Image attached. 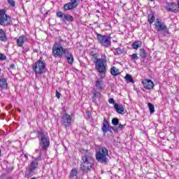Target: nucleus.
Instances as JSON below:
<instances>
[{"mask_svg": "<svg viewBox=\"0 0 179 179\" xmlns=\"http://www.w3.org/2000/svg\"><path fill=\"white\" fill-rule=\"evenodd\" d=\"M113 52H114L115 55H120V54H122L123 50L121 48H118L115 49Z\"/></svg>", "mask_w": 179, "mask_h": 179, "instance_id": "nucleus-28", "label": "nucleus"}, {"mask_svg": "<svg viewBox=\"0 0 179 179\" xmlns=\"http://www.w3.org/2000/svg\"><path fill=\"white\" fill-rule=\"evenodd\" d=\"M12 23V18L8 14H6V10H1V25L9 26Z\"/></svg>", "mask_w": 179, "mask_h": 179, "instance_id": "nucleus-8", "label": "nucleus"}, {"mask_svg": "<svg viewBox=\"0 0 179 179\" xmlns=\"http://www.w3.org/2000/svg\"><path fill=\"white\" fill-rule=\"evenodd\" d=\"M27 41V38L24 36H20L17 39V47H23V44H24V42Z\"/></svg>", "mask_w": 179, "mask_h": 179, "instance_id": "nucleus-16", "label": "nucleus"}, {"mask_svg": "<svg viewBox=\"0 0 179 179\" xmlns=\"http://www.w3.org/2000/svg\"><path fill=\"white\" fill-rule=\"evenodd\" d=\"M104 58H106V55H103Z\"/></svg>", "mask_w": 179, "mask_h": 179, "instance_id": "nucleus-46", "label": "nucleus"}, {"mask_svg": "<svg viewBox=\"0 0 179 179\" xmlns=\"http://www.w3.org/2000/svg\"><path fill=\"white\" fill-rule=\"evenodd\" d=\"M148 22L150 24H152L153 22H155V15H148Z\"/></svg>", "mask_w": 179, "mask_h": 179, "instance_id": "nucleus-30", "label": "nucleus"}, {"mask_svg": "<svg viewBox=\"0 0 179 179\" xmlns=\"http://www.w3.org/2000/svg\"><path fill=\"white\" fill-rule=\"evenodd\" d=\"M10 69H15V64H10Z\"/></svg>", "mask_w": 179, "mask_h": 179, "instance_id": "nucleus-41", "label": "nucleus"}, {"mask_svg": "<svg viewBox=\"0 0 179 179\" xmlns=\"http://www.w3.org/2000/svg\"><path fill=\"white\" fill-rule=\"evenodd\" d=\"M108 131H109V132L112 133L113 131L110 129H108Z\"/></svg>", "mask_w": 179, "mask_h": 179, "instance_id": "nucleus-42", "label": "nucleus"}, {"mask_svg": "<svg viewBox=\"0 0 179 179\" xmlns=\"http://www.w3.org/2000/svg\"><path fill=\"white\" fill-rule=\"evenodd\" d=\"M155 27L157 31H167V26L164 22H160L159 19L155 22Z\"/></svg>", "mask_w": 179, "mask_h": 179, "instance_id": "nucleus-11", "label": "nucleus"}, {"mask_svg": "<svg viewBox=\"0 0 179 179\" xmlns=\"http://www.w3.org/2000/svg\"><path fill=\"white\" fill-rule=\"evenodd\" d=\"M117 125H118L117 128H118L119 131H121V129H124V124H117Z\"/></svg>", "mask_w": 179, "mask_h": 179, "instance_id": "nucleus-39", "label": "nucleus"}, {"mask_svg": "<svg viewBox=\"0 0 179 179\" xmlns=\"http://www.w3.org/2000/svg\"><path fill=\"white\" fill-rule=\"evenodd\" d=\"M90 55L92 61L95 64V69L97 70V72H99V73H106L107 60L106 59L99 58V54L94 50H92Z\"/></svg>", "mask_w": 179, "mask_h": 179, "instance_id": "nucleus-1", "label": "nucleus"}, {"mask_svg": "<svg viewBox=\"0 0 179 179\" xmlns=\"http://www.w3.org/2000/svg\"><path fill=\"white\" fill-rule=\"evenodd\" d=\"M114 108L116 110L118 114H125V108L122 105H120L118 103H115Z\"/></svg>", "mask_w": 179, "mask_h": 179, "instance_id": "nucleus-14", "label": "nucleus"}, {"mask_svg": "<svg viewBox=\"0 0 179 179\" xmlns=\"http://www.w3.org/2000/svg\"><path fill=\"white\" fill-rule=\"evenodd\" d=\"M176 8H177V4L175 3H169L167 5V9L171 12H174V13H177V12H178V10Z\"/></svg>", "mask_w": 179, "mask_h": 179, "instance_id": "nucleus-17", "label": "nucleus"}, {"mask_svg": "<svg viewBox=\"0 0 179 179\" xmlns=\"http://www.w3.org/2000/svg\"><path fill=\"white\" fill-rule=\"evenodd\" d=\"M68 48H64L62 41L55 43L52 47V55L55 58H64L68 54Z\"/></svg>", "mask_w": 179, "mask_h": 179, "instance_id": "nucleus-4", "label": "nucleus"}, {"mask_svg": "<svg viewBox=\"0 0 179 179\" xmlns=\"http://www.w3.org/2000/svg\"><path fill=\"white\" fill-rule=\"evenodd\" d=\"M1 89H8V81L6 78L1 79Z\"/></svg>", "mask_w": 179, "mask_h": 179, "instance_id": "nucleus-23", "label": "nucleus"}, {"mask_svg": "<svg viewBox=\"0 0 179 179\" xmlns=\"http://www.w3.org/2000/svg\"><path fill=\"white\" fill-rule=\"evenodd\" d=\"M124 79L127 83H134L135 82L134 81L132 76H131L130 74H127L124 77Z\"/></svg>", "mask_w": 179, "mask_h": 179, "instance_id": "nucleus-24", "label": "nucleus"}, {"mask_svg": "<svg viewBox=\"0 0 179 179\" xmlns=\"http://www.w3.org/2000/svg\"><path fill=\"white\" fill-rule=\"evenodd\" d=\"M131 47L134 50H138L142 47V42L141 41H136L132 43Z\"/></svg>", "mask_w": 179, "mask_h": 179, "instance_id": "nucleus-19", "label": "nucleus"}, {"mask_svg": "<svg viewBox=\"0 0 179 179\" xmlns=\"http://www.w3.org/2000/svg\"><path fill=\"white\" fill-rule=\"evenodd\" d=\"M64 15H65V13H63L61 11L57 13V17H59V19H62V17H64Z\"/></svg>", "mask_w": 179, "mask_h": 179, "instance_id": "nucleus-34", "label": "nucleus"}, {"mask_svg": "<svg viewBox=\"0 0 179 179\" xmlns=\"http://www.w3.org/2000/svg\"><path fill=\"white\" fill-rule=\"evenodd\" d=\"M148 108L151 114H153V113H155V106L151 103H148Z\"/></svg>", "mask_w": 179, "mask_h": 179, "instance_id": "nucleus-29", "label": "nucleus"}, {"mask_svg": "<svg viewBox=\"0 0 179 179\" xmlns=\"http://www.w3.org/2000/svg\"><path fill=\"white\" fill-rule=\"evenodd\" d=\"M5 59H6V56L5 55H3V54H1V61H3V60H5Z\"/></svg>", "mask_w": 179, "mask_h": 179, "instance_id": "nucleus-37", "label": "nucleus"}, {"mask_svg": "<svg viewBox=\"0 0 179 179\" xmlns=\"http://www.w3.org/2000/svg\"><path fill=\"white\" fill-rule=\"evenodd\" d=\"M131 61H134V59H136V61H138L139 59V57H138V55L136 53H134L133 55H130Z\"/></svg>", "mask_w": 179, "mask_h": 179, "instance_id": "nucleus-32", "label": "nucleus"}, {"mask_svg": "<svg viewBox=\"0 0 179 179\" xmlns=\"http://www.w3.org/2000/svg\"><path fill=\"white\" fill-rule=\"evenodd\" d=\"M39 156H41V152L40 153Z\"/></svg>", "mask_w": 179, "mask_h": 179, "instance_id": "nucleus-47", "label": "nucleus"}, {"mask_svg": "<svg viewBox=\"0 0 179 179\" xmlns=\"http://www.w3.org/2000/svg\"><path fill=\"white\" fill-rule=\"evenodd\" d=\"M139 55L142 58H146V57H148V53H146V50H145V49L141 48L139 50Z\"/></svg>", "mask_w": 179, "mask_h": 179, "instance_id": "nucleus-27", "label": "nucleus"}, {"mask_svg": "<svg viewBox=\"0 0 179 179\" xmlns=\"http://www.w3.org/2000/svg\"><path fill=\"white\" fill-rule=\"evenodd\" d=\"M1 41H3V43H6L8 41V37H6V34L2 29H1Z\"/></svg>", "mask_w": 179, "mask_h": 179, "instance_id": "nucleus-25", "label": "nucleus"}, {"mask_svg": "<svg viewBox=\"0 0 179 179\" xmlns=\"http://www.w3.org/2000/svg\"><path fill=\"white\" fill-rule=\"evenodd\" d=\"M142 84L144 89H147L148 90L153 89V87H155V84L151 80L145 79L142 81Z\"/></svg>", "mask_w": 179, "mask_h": 179, "instance_id": "nucleus-12", "label": "nucleus"}, {"mask_svg": "<svg viewBox=\"0 0 179 179\" xmlns=\"http://www.w3.org/2000/svg\"><path fill=\"white\" fill-rule=\"evenodd\" d=\"M64 57L70 65H72V64H73V55H72V53L69 52V49H68L67 53L64 54Z\"/></svg>", "mask_w": 179, "mask_h": 179, "instance_id": "nucleus-13", "label": "nucleus"}, {"mask_svg": "<svg viewBox=\"0 0 179 179\" xmlns=\"http://www.w3.org/2000/svg\"><path fill=\"white\" fill-rule=\"evenodd\" d=\"M93 164H94V159H93L92 155L87 154L82 156L80 169L84 174L92 170Z\"/></svg>", "mask_w": 179, "mask_h": 179, "instance_id": "nucleus-2", "label": "nucleus"}, {"mask_svg": "<svg viewBox=\"0 0 179 179\" xmlns=\"http://www.w3.org/2000/svg\"><path fill=\"white\" fill-rule=\"evenodd\" d=\"M108 128H110V125L108 124V121H107V119H103V125L101 127V131L103 132V134H107V131H108Z\"/></svg>", "mask_w": 179, "mask_h": 179, "instance_id": "nucleus-15", "label": "nucleus"}, {"mask_svg": "<svg viewBox=\"0 0 179 179\" xmlns=\"http://www.w3.org/2000/svg\"><path fill=\"white\" fill-rule=\"evenodd\" d=\"M111 129H113V131H114V132H118L119 129L118 127H110Z\"/></svg>", "mask_w": 179, "mask_h": 179, "instance_id": "nucleus-40", "label": "nucleus"}, {"mask_svg": "<svg viewBox=\"0 0 179 179\" xmlns=\"http://www.w3.org/2000/svg\"><path fill=\"white\" fill-rule=\"evenodd\" d=\"M110 73L113 75V76H117V75L120 74V70L117 69V67L113 66L110 69Z\"/></svg>", "mask_w": 179, "mask_h": 179, "instance_id": "nucleus-22", "label": "nucleus"}, {"mask_svg": "<svg viewBox=\"0 0 179 179\" xmlns=\"http://www.w3.org/2000/svg\"><path fill=\"white\" fill-rule=\"evenodd\" d=\"M96 38L103 47H111V37L97 34Z\"/></svg>", "mask_w": 179, "mask_h": 179, "instance_id": "nucleus-7", "label": "nucleus"}, {"mask_svg": "<svg viewBox=\"0 0 179 179\" xmlns=\"http://www.w3.org/2000/svg\"><path fill=\"white\" fill-rule=\"evenodd\" d=\"M61 124L65 128H68V127H71L72 124V116L69 114L64 112L60 117Z\"/></svg>", "mask_w": 179, "mask_h": 179, "instance_id": "nucleus-9", "label": "nucleus"}, {"mask_svg": "<svg viewBox=\"0 0 179 179\" xmlns=\"http://www.w3.org/2000/svg\"><path fill=\"white\" fill-rule=\"evenodd\" d=\"M112 124L113 125H115V127H117V125H118L120 124V120H118V118H113L112 120Z\"/></svg>", "mask_w": 179, "mask_h": 179, "instance_id": "nucleus-31", "label": "nucleus"}, {"mask_svg": "<svg viewBox=\"0 0 179 179\" xmlns=\"http://www.w3.org/2000/svg\"><path fill=\"white\" fill-rule=\"evenodd\" d=\"M108 102L110 103V104H116L115 101L113 98L109 99Z\"/></svg>", "mask_w": 179, "mask_h": 179, "instance_id": "nucleus-36", "label": "nucleus"}, {"mask_svg": "<svg viewBox=\"0 0 179 179\" xmlns=\"http://www.w3.org/2000/svg\"><path fill=\"white\" fill-rule=\"evenodd\" d=\"M69 179H78V170L73 168L69 175Z\"/></svg>", "mask_w": 179, "mask_h": 179, "instance_id": "nucleus-18", "label": "nucleus"}, {"mask_svg": "<svg viewBox=\"0 0 179 179\" xmlns=\"http://www.w3.org/2000/svg\"><path fill=\"white\" fill-rule=\"evenodd\" d=\"M18 111H19L20 113H22V110H19V109H18Z\"/></svg>", "mask_w": 179, "mask_h": 179, "instance_id": "nucleus-44", "label": "nucleus"}, {"mask_svg": "<svg viewBox=\"0 0 179 179\" xmlns=\"http://www.w3.org/2000/svg\"><path fill=\"white\" fill-rule=\"evenodd\" d=\"M150 1H151V2H153V1H155V0H150Z\"/></svg>", "mask_w": 179, "mask_h": 179, "instance_id": "nucleus-45", "label": "nucleus"}, {"mask_svg": "<svg viewBox=\"0 0 179 179\" xmlns=\"http://www.w3.org/2000/svg\"><path fill=\"white\" fill-rule=\"evenodd\" d=\"M100 96H101L100 92H99L97 91L94 92L93 99H99V97H100Z\"/></svg>", "mask_w": 179, "mask_h": 179, "instance_id": "nucleus-33", "label": "nucleus"}, {"mask_svg": "<svg viewBox=\"0 0 179 179\" xmlns=\"http://www.w3.org/2000/svg\"><path fill=\"white\" fill-rule=\"evenodd\" d=\"M101 85H103V80L96 79L95 81V86L98 90H103V86Z\"/></svg>", "mask_w": 179, "mask_h": 179, "instance_id": "nucleus-21", "label": "nucleus"}, {"mask_svg": "<svg viewBox=\"0 0 179 179\" xmlns=\"http://www.w3.org/2000/svg\"><path fill=\"white\" fill-rule=\"evenodd\" d=\"M24 157H25L26 159H27V155H24Z\"/></svg>", "mask_w": 179, "mask_h": 179, "instance_id": "nucleus-43", "label": "nucleus"}, {"mask_svg": "<svg viewBox=\"0 0 179 179\" xmlns=\"http://www.w3.org/2000/svg\"><path fill=\"white\" fill-rule=\"evenodd\" d=\"M38 166V163L37 162L34 161L31 163L29 171H34V170H36L37 169V166Z\"/></svg>", "mask_w": 179, "mask_h": 179, "instance_id": "nucleus-26", "label": "nucleus"}, {"mask_svg": "<svg viewBox=\"0 0 179 179\" xmlns=\"http://www.w3.org/2000/svg\"><path fill=\"white\" fill-rule=\"evenodd\" d=\"M8 2L9 3V5H10V6H12L13 8H15V3L14 0H8Z\"/></svg>", "mask_w": 179, "mask_h": 179, "instance_id": "nucleus-35", "label": "nucleus"}, {"mask_svg": "<svg viewBox=\"0 0 179 179\" xmlns=\"http://www.w3.org/2000/svg\"><path fill=\"white\" fill-rule=\"evenodd\" d=\"M38 135L39 139H41L40 147L41 150H45L50 146V138L44 132H38Z\"/></svg>", "mask_w": 179, "mask_h": 179, "instance_id": "nucleus-6", "label": "nucleus"}, {"mask_svg": "<svg viewBox=\"0 0 179 179\" xmlns=\"http://www.w3.org/2000/svg\"><path fill=\"white\" fill-rule=\"evenodd\" d=\"M0 59H1V54H0Z\"/></svg>", "mask_w": 179, "mask_h": 179, "instance_id": "nucleus-48", "label": "nucleus"}, {"mask_svg": "<svg viewBox=\"0 0 179 179\" xmlns=\"http://www.w3.org/2000/svg\"><path fill=\"white\" fill-rule=\"evenodd\" d=\"M33 69L36 75L45 73V63L41 58L34 64Z\"/></svg>", "mask_w": 179, "mask_h": 179, "instance_id": "nucleus-5", "label": "nucleus"}, {"mask_svg": "<svg viewBox=\"0 0 179 179\" xmlns=\"http://www.w3.org/2000/svg\"><path fill=\"white\" fill-rule=\"evenodd\" d=\"M56 97H57V99L61 98V93H59L58 90H56Z\"/></svg>", "mask_w": 179, "mask_h": 179, "instance_id": "nucleus-38", "label": "nucleus"}, {"mask_svg": "<svg viewBox=\"0 0 179 179\" xmlns=\"http://www.w3.org/2000/svg\"><path fill=\"white\" fill-rule=\"evenodd\" d=\"M78 6V0H71L70 3H67L64 5V10H71L75 9Z\"/></svg>", "mask_w": 179, "mask_h": 179, "instance_id": "nucleus-10", "label": "nucleus"}, {"mask_svg": "<svg viewBox=\"0 0 179 179\" xmlns=\"http://www.w3.org/2000/svg\"><path fill=\"white\" fill-rule=\"evenodd\" d=\"M62 22H73V17L71 15L64 14Z\"/></svg>", "mask_w": 179, "mask_h": 179, "instance_id": "nucleus-20", "label": "nucleus"}, {"mask_svg": "<svg viewBox=\"0 0 179 179\" xmlns=\"http://www.w3.org/2000/svg\"><path fill=\"white\" fill-rule=\"evenodd\" d=\"M96 159L99 163L107 164L108 163V149L104 146H98L96 149Z\"/></svg>", "mask_w": 179, "mask_h": 179, "instance_id": "nucleus-3", "label": "nucleus"}]
</instances>
